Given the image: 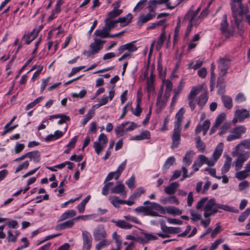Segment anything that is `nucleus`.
I'll use <instances>...</instances> for the list:
<instances>
[{
    "label": "nucleus",
    "mask_w": 250,
    "mask_h": 250,
    "mask_svg": "<svg viewBox=\"0 0 250 250\" xmlns=\"http://www.w3.org/2000/svg\"><path fill=\"white\" fill-rule=\"evenodd\" d=\"M230 64V60L228 59L221 58L218 61V68L220 71V77H224L227 72V70Z\"/></svg>",
    "instance_id": "nucleus-6"
},
{
    "label": "nucleus",
    "mask_w": 250,
    "mask_h": 250,
    "mask_svg": "<svg viewBox=\"0 0 250 250\" xmlns=\"http://www.w3.org/2000/svg\"><path fill=\"white\" fill-rule=\"evenodd\" d=\"M144 75V78H154L155 77L153 74L152 69H149L148 68L146 69Z\"/></svg>",
    "instance_id": "nucleus-64"
},
{
    "label": "nucleus",
    "mask_w": 250,
    "mask_h": 250,
    "mask_svg": "<svg viewBox=\"0 0 250 250\" xmlns=\"http://www.w3.org/2000/svg\"><path fill=\"white\" fill-rule=\"evenodd\" d=\"M250 157V153L246 152L239 154L235 160L233 162V166L235 167V170L238 171L240 169L243 165V164Z\"/></svg>",
    "instance_id": "nucleus-7"
},
{
    "label": "nucleus",
    "mask_w": 250,
    "mask_h": 250,
    "mask_svg": "<svg viewBox=\"0 0 250 250\" xmlns=\"http://www.w3.org/2000/svg\"><path fill=\"white\" fill-rule=\"evenodd\" d=\"M234 116L238 119V121L241 123L244 120L250 117V113L246 109H237L235 111Z\"/></svg>",
    "instance_id": "nucleus-12"
},
{
    "label": "nucleus",
    "mask_w": 250,
    "mask_h": 250,
    "mask_svg": "<svg viewBox=\"0 0 250 250\" xmlns=\"http://www.w3.org/2000/svg\"><path fill=\"white\" fill-rule=\"evenodd\" d=\"M132 18V15L129 13L125 17L119 18L116 20V21L117 23H120L121 27H124L129 24L131 21Z\"/></svg>",
    "instance_id": "nucleus-19"
},
{
    "label": "nucleus",
    "mask_w": 250,
    "mask_h": 250,
    "mask_svg": "<svg viewBox=\"0 0 250 250\" xmlns=\"http://www.w3.org/2000/svg\"><path fill=\"white\" fill-rule=\"evenodd\" d=\"M208 200V197H204L202 199H201V200H200L197 204V205H196V208L197 209H204V206L205 207V203H207V201Z\"/></svg>",
    "instance_id": "nucleus-55"
},
{
    "label": "nucleus",
    "mask_w": 250,
    "mask_h": 250,
    "mask_svg": "<svg viewBox=\"0 0 250 250\" xmlns=\"http://www.w3.org/2000/svg\"><path fill=\"white\" fill-rule=\"evenodd\" d=\"M142 234L144 235V236L146 237V240L147 241V243H148L149 241L155 240L158 239V237L156 235H153V234L151 233L143 232Z\"/></svg>",
    "instance_id": "nucleus-61"
},
{
    "label": "nucleus",
    "mask_w": 250,
    "mask_h": 250,
    "mask_svg": "<svg viewBox=\"0 0 250 250\" xmlns=\"http://www.w3.org/2000/svg\"><path fill=\"white\" fill-rule=\"evenodd\" d=\"M52 118H60V120H59L58 122V124L59 125L65 123L66 121H69L70 120V117L69 116L64 114H57L51 115L50 116L49 119H51Z\"/></svg>",
    "instance_id": "nucleus-27"
},
{
    "label": "nucleus",
    "mask_w": 250,
    "mask_h": 250,
    "mask_svg": "<svg viewBox=\"0 0 250 250\" xmlns=\"http://www.w3.org/2000/svg\"><path fill=\"white\" fill-rule=\"evenodd\" d=\"M105 42V41L95 38L94 42L90 44L89 50L87 51H84L83 54L86 55L88 57H93L94 55L98 53L103 48V44Z\"/></svg>",
    "instance_id": "nucleus-1"
},
{
    "label": "nucleus",
    "mask_w": 250,
    "mask_h": 250,
    "mask_svg": "<svg viewBox=\"0 0 250 250\" xmlns=\"http://www.w3.org/2000/svg\"><path fill=\"white\" fill-rule=\"evenodd\" d=\"M114 184L113 182H109L105 183L102 189V194L104 195H107L108 194V189L110 186H113Z\"/></svg>",
    "instance_id": "nucleus-62"
},
{
    "label": "nucleus",
    "mask_w": 250,
    "mask_h": 250,
    "mask_svg": "<svg viewBox=\"0 0 250 250\" xmlns=\"http://www.w3.org/2000/svg\"><path fill=\"white\" fill-rule=\"evenodd\" d=\"M156 0H151L148 2L147 8L149 10V12H155L154 10L156 9L157 6L156 4Z\"/></svg>",
    "instance_id": "nucleus-58"
},
{
    "label": "nucleus",
    "mask_w": 250,
    "mask_h": 250,
    "mask_svg": "<svg viewBox=\"0 0 250 250\" xmlns=\"http://www.w3.org/2000/svg\"><path fill=\"white\" fill-rule=\"evenodd\" d=\"M127 160L125 159L122 163H121L119 166L118 167L117 169L115 171L116 173V175L115 177L116 180H118L120 176L121 173L125 169L126 164Z\"/></svg>",
    "instance_id": "nucleus-39"
},
{
    "label": "nucleus",
    "mask_w": 250,
    "mask_h": 250,
    "mask_svg": "<svg viewBox=\"0 0 250 250\" xmlns=\"http://www.w3.org/2000/svg\"><path fill=\"white\" fill-rule=\"evenodd\" d=\"M232 15L233 20L238 28H240L241 21L238 19V11L237 8L234 4L231 5Z\"/></svg>",
    "instance_id": "nucleus-25"
},
{
    "label": "nucleus",
    "mask_w": 250,
    "mask_h": 250,
    "mask_svg": "<svg viewBox=\"0 0 250 250\" xmlns=\"http://www.w3.org/2000/svg\"><path fill=\"white\" fill-rule=\"evenodd\" d=\"M163 90L160 91L157 99L156 105L157 107V112L160 113L165 107L167 100L162 99Z\"/></svg>",
    "instance_id": "nucleus-13"
},
{
    "label": "nucleus",
    "mask_w": 250,
    "mask_h": 250,
    "mask_svg": "<svg viewBox=\"0 0 250 250\" xmlns=\"http://www.w3.org/2000/svg\"><path fill=\"white\" fill-rule=\"evenodd\" d=\"M246 131V127L244 126H239L234 128L231 131V133H233L238 139L241 138L242 135L245 133Z\"/></svg>",
    "instance_id": "nucleus-28"
},
{
    "label": "nucleus",
    "mask_w": 250,
    "mask_h": 250,
    "mask_svg": "<svg viewBox=\"0 0 250 250\" xmlns=\"http://www.w3.org/2000/svg\"><path fill=\"white\" fill-rule=\"evenodd\" d=\"M229 23L227 21V16L226 14L223 16L222 21L220 24V30L223 33H226L228 32Z\"/></svg>",
    "instance_id": "nucleus-33"
},
{
    "label": "nucleus",
    "mask_w": 250,
    "mask_h": 250,
    "mask_svg": "<svg viewBox=\"0 0 250 250\" xmlns=\"http://www.w3.org/2000/svg\"><path fill=\"white\" fill-rule=\"evenodd\" d=\"M144 192L145 189L143 188L140 187L138 188L131 195L132 198H133V199H137L139 198L141 194H143Z\"/></svg>",
    "instance_id": "nucleus-51"
},
{
    "label": "nucleus",
    "mask_w": 250,
    "mask_h": 250,
    "mask_svg": "<svg viewBox=\"0 0 250 250\" xmlns=\"http://www.w3.org/2000/svg\"><path fill=\"white\" fill-rule=\"evenodd\" d=\"M226 118V114L224 113H221L217 118L214 127H218L225 120Z\"/></svg>",
    "instance_id": "nucleus-52"
},
{
    "label": "nucleus",
    "mask_w": 250,
    "mask_h": 250,
    "mask_svg": "<svg viewBox=\"0 0 250 250\" xmlns=\"http://www.w3.org/2000/svg\"><path fill=\"white\" fill-rule=\"evenodd\" d=\"M74 224L73 220H68L63 223L58 224L56 227V229H63L66 228H70L73 226Z\"/></svg>",
    "instance_id": "nucleus-30"
},
{
    "label": "nucleus",
    "mask_w": 250,
    "mask_h": 250,
    "mask_svg": "<svg viewBox=\"0 0 250 250\" xmlns=\"http://www.w3.org/2000/svg\"><path fill=\"white\" fill-rule=\"evenodd\" d=\"M167 213L172 215H181L182 213V210L174 207H168L166 209Z\"/></svg>",
    "instance_id": "nucleus-42"
},
{
    "label": "nucleus",
    "mask_w": 250,
    "mask_h": 250,
    "mask_svg": "<svg viewBox=\"0 0 250 250\" xmlns=\"http://www.w3.org/2000/svg\"><path fill=\"white\" fill-rule=\"evenodd\" d=\"M179 185L178 183L173 182L169 184L168 186L165 188V192L168 195L174 194Z\"/></svg>",
    "instance_id": "nucleus-22"
},
{
    "label": "nucleus",
    "mask_w": 250,
    "mask_h": 250,
    "mask_svg": "<svg viewBox=\"0 0 250 250\" xmlns=\"http://www.w3.org/2000/svg\"><path fill=\"white\" fill-rule=\"evenodd\" d=\"M217 87L219 94H223L225 88L224 79H218L217 82Z\"/></svg>",
    "instance_id": "nucleus-45"
},
{
    "label": "nucleus",
    "mask_w": 250,
    "mask_h": 250,
    "mask_svg": "<svg viewBox=\"0 0 250 250\" xmlns=\"http://www.w3.org/2000/svg\"><path fill=\"white\" fill-rule=\"evenodd\" d=\"M193 155L194 152L192 150L186 152L183 158V162L184 163V166L183 167H185L186 168H187V167H188L191 164Z\"/></svg>",
    "instance_id": "nucleus-17"
},
{
    "label": "nucleus",
    "mask_w": 250,
    "mask_h": 250,
    "mask_svg": "<svg viewBox=\"0 0 250 250\" xmlns=\"http://www.w3.org/2000/svg\"><path fill=\"white\" fill-rule=\"evenodd\" d=\"M154 79H147L146 85H147V91L148 93V97L150 96L151 93L153 92L154 90Z\"/></svg>",
    "instance_id": "nucleus-41"
},
{
    "label": "nucleus",
    "mask_w": 250,
    "mask_h": 250,
    "mask_svg": "<svg viewBox=\"0 0 250 250\" xmlns=\"http://www.w3.org/2000/svg\"><path fill=\"white\" fill-rule=\"evenodd\" d=\"M221 100L226 108L228 109L232 108L233 106L232 99L230 96L222 95L221 97Z\"/></svg>",
    "instance_id": "nucleus-16"
},
{
    "label": "nucleus",
    "mask_w": 250,
    "mask_h": 250,
    "mask_svg": "<svg viewBox=\"0 0 250 250\" xmlns=\"http://www.w3.org/2000/svg\"><path fill=\"white\" fill-rule=\"evenodd\" d=\"M250 214V208H248L239 217L238 221L240 222H244Z\"/></svg>",
    "instance_id": "nucleus-54"
},
{
    "label": "nucleus",
    "mask_w": 250,
    "mask_h": 250,
    "mask_svg": "<svg viewBox=\"0 0 250 250\" xmlns=\"http://www.w3.org/2000/svg\"><path fill=\"white\" fill-rule=\"evenodd\" d=\"M83 250H90L92 245V237L87 230L82 231Z\"/></svg>",
    "instance_id": "nucleus-5"
},
{
    "label": "nucleus",
    "mask_w": 250,
    "mask_h": 250,
    "mask_svg": "<svg viewBox=\"0 0 250 250\" xmlns=\"http://www.w3.org/2000/svg\"><path fill=\"white\" fill-rule=\"evenodd\" d=\"M107 142L108 139L106 135L104 133H101L98 137V141H96L93 144V147L98 155L103 151Z\"/></svg>",
    "instance_id": "nucleus-3"
},
{
    "label": "nucleus",
    "mask_w": 250,
    "mask_h": 250,
    "mask_svg": "<svg viewBox=\"0 0 250 250\" xmlns=\"http://www.w3.org/2000/svg\"><path fill=\"white\" fill-rule=\"evenodd\" d=\"M125 187L124 184L119 183L117 184L114 187L111 189V192L112 193L122 194L124 195H126V192L125 190Z\"/></svg>",
    "instance_id": "nucleus-21"
},
{
    "label": "nucleus",
    "mask_w": 250,
    "mask_h": 250,
    "mask_svg": "<svg viewBox=\"0 0 250 250\" xmlns=\"http://www.w3.org/2000/svg\"><path fill=\"white\" fill-rule=\"evenodd\" d=\"M110 243L111 241L109 240L103 239L101 241L96 245V249L100 250L102 248L110 245Z\"/></svg>",
    "instance_id": "nucleus-47"
},
{
    "label": "nucleus",
    "mask_w": 250,
    "mask_h": 250,
    "mask_svg": "<svg viewBox=\"0 0 250 250\" xmlns=\"http://www.w3.org/2000/svg\"><path fill=\"white\" fill-rule=\"evenodd\" d=\"M27 155H28L27 157L32 159L35 163L39 162L40 161V154L37 150L28 152Z\"/></svg>",
    "instance_id": "nucleus-36"
},
{
    "label": "nucleus",
    "mask_w": 250,
    "mask_h": 250,
    "mask_svg": "<svg viewBox=\"0 0 250 250\" xmlns=\"http://www.w3.org/2000/svg\"><path fill=\"white\" fill-rule=\"evenodd\" d=\"M234 3H237L238 5V7L240 9V11L239 12V15L240 16H242L245 12L246 9L242 6L241 1L242 0H232Z\"/></svg>",
    "instance_id": "nucleus-60"
},
{
    "label": "nucleus",
    "mask_w": 250,
    "mask_h": 250,
    "mask_svg": "<svg viewBox=\"0 0 250 250\" xmlns=\"http://www.w3.org/2000/svg\"><path fill=\"white\" fill-rule=\"evenodd\" d=\"M156 14V12H149L146 15L141 14L138 18L137 25L139 27L142 26L143 24L155 18Z\"/></svg>",
    "instance_id": "nucleus-10"
},
{
    "label": "nucleus",
    "mask_w": 250,
    "mask_h": 250,
    "mask_svg": "<svg viewBox=\"0 0 250 250\" xmlns=\"http://www.w3.org/2000/svg\"><path fill=\"white\" fill-rule=\"evenodd\" d=\"M123 12V10L113 8V9L109 12L108 14V17L106 19H111L115 18L119 16Z\"/></svg>",
    "instance_id": "nucleus-43"
},
{
    "label": "nucleus",
    "mask_w": 250,
    "mask_h": 250,
    "mask_svg": "<svg viewBox=\"0 0 250 250\" xmlns=\"http://www.w3.org/2000/svg\"><path fill=\"white\" fill-rule=\"evenodd\" d=\"M196 146L198 150L201 152H203L206 149L205 143L201 140V138L198 136L195 138Z\"/></svg>",
    "instance_id": "nucleus-38"
},
{
    "label": "nucleus",
    "mask_w": 250,
    "mask_h": 250,
    "mask_svg": "<svg viewBox=\"0 0 250 250\" xmlns=\"http://www.w3.org/2000/svg\"><path fill=\"white\" fill-rule=\"evenodd\" d=\"M231 162L232 158L229 155H227L226 156V159L225 161L224 164L221 168L222 174H225L229 171L231 166Z\"/></svg>",
    "instance_id": "nucleus-24"
},
{
    "label": "nucleus",
    "mask_w": 250,
    "mask_h": 250,
    "mask_svg": "<svg viewBox=\"0 0 250 250\" xmlns=\"http://www.w3.org/2000/svg\"><path fill=\"white\" fill-rule=\"evenodd\" d=\"M172 140L171 148L172 149L177 148L181 141V129L174 128L172 132Z\"/></svg>",
    "instance_id": "nucleus-9"
},
{
    "label": "nucleus",
    "mask_w": 250,
    "mask_h": 250,
    "mask_svg": "<svg viewBox=\"0 0 250 250\" xmlns=\"http://www.w3.org/2000/svg\"><path fill=\"white\" fill-rule=\"evenodd\" d=\"M147 0H141L139 2L137 3L135 7L133 9V11H141L146 5Z\"/></svg>",
    "instance_id": "nucleus-53"
},
{
    "label": "nucleus",
    "mask_w": 250,
    "mask_h": 250,
    "mask_svg": "<svg viewBox=\"0 0 250 250\" xmlns=\"http://www.w3.org/2000/svg\"><path fill=\"white\" fill-rule=\"evenodd\" d=\"M248 176V172L246 171L245 169L236 172L235 176V177L239 180H242L246 178Z\"/></svg>",
    "instance_id": "nucleus-49"
},
{
    "label": "nucleus",
    "mask_w": 250,
    "mask_h": 250,
    "mask_svg": "<svg viewBox=\"0 0 250 250\" xmlns=\"http://www.w3.org/2000/svg\"><path fill=\"white\" fill-rule=\"evenodd\" d=\"M108 32L105 28L103 29H97L94 32V35L97 37L105 38H107Z\"/></svg>",
    "instance_id": "nucleus-46"
},
{
    "label": "nucleus",
    "mask_w": 250,
    "mask_h": 250,
    "mask_svg": "<svg viewBox=\"0 0 250 250\" xmlns=\"http://www.w3.org/2000/svg\"><path fill=\"white\" fill-rule=\"evenodd\" d=\"M206 159V156L205 155H199L198 157V160L195 161L192 165V168L194 169V171H198L199 170V168L205 164V162Z\"/></svg>",
    "instance_id": "nucleus-20"
},
{
    "label": "nucleus",
    "mask_w": 250,
    "mask_h": 250,
    "mask_svg": "<svg viewBox=\"0 0 250 250\" xmlns=\"http://www.w3.org/2000/svg\"><path fill=\"white\" fill-rule=\"evenodd\" d=\"M149 210L154 209L158 211H159L161 214H165L166 213V209L165 208L160 205V204L155 203L152 202L151 204V206H149Z\"/></svg>",
    "instance_id": "nucleus-32"
},
{
    "label": "nucleus",
    "mask_w": 250,
    "mask_h": 250,
    "mask_svg": "<svg viewBox=\"0 0 250 250\" xmlns=\"http://www.w3.org/2000/svg\"><path fill=\"white\" fill-rule=\"evenodd\" d=\"M214 198L208 200L206 204L204 210L205 212L204 213V216L206 218H209L208 217L218 212H220L219 210H217L216 208H214L213 206L214 205Z\"/></svg>",
    "instance_id": "nucleus-4"
},
{
    "label": "nucleus",
    "mask_w": 250,
    "mask_h": 250,
    "mask_svg": "<svg viewBox=\"0 0 250 250\" xmlns=\"http://www.w3.org/2000/svg\"><path fill=\"white\" fill-rule=\"evenodd\" d=\"M214 205L213 206L214 208H216L217 210H218L219 209H221L224 210L229 211V212H237L238 210L235 209L234 208L231 207L229 206L226 205H223V204H217L216 203V201L215 199H214Z\"/></svg>",
    "instance_id": "nucleus-18"
},
{
    "label": "nucleus",
    "mask_w": 250,
    "mask_h": 250,
    "mask_svg": "<svg viewBox=\"0 0 250 250\" xmlns=\"http://www.w3.org/2000/svg\"><path fill=\"white\" fill-rule=\"evenodd\" d=\"M105 27L106 30L109 32L111 29L114 28L116 26V23H117L116 20L111 21L108 19H105L104 20Z\"/></svg>",
    "instance_id": "nucleus-37"
},
{
    "label": "nucleus",
    "mask_w": 250,
    "mask_h": 250,
    "mask_svg": "<svg viewBox=\"0 0 250 250\" xmlns=\"http://www.w3.org/2000/svg\"><path fill=\"white\" fill-rule=\"evenodd\" d=\"M150 137V132L147 130L143 131L139 135L132 137V140L140 141L145 139H148Z\"/></svg>",
    "instance_id": "nucleus-26"
},
{
    "label": "nucleus",
    "mask_w": 250,
    "mask_h": 250,
    "mask_svg": "<svg viewBox=\"0 0 250 250\" xmlns=\"http://www.w3.org/2000/svg\"><path fill=\"white\" fill-rule=\"evenodd\" d=\"M243 146L244 148L250 149V139H245L241 141L235 147L236 151H238L240 147Z\"/></svg>",
    "instance_id": "nucleus-34"
},
{
    "label": "nucleus",
    "mask_w": 250,
    "mask_h": 250,
    "mask_svg": "<svg viewBox=\"0 0 250 250\" xmlns=\"http://www.w3.org/2000/svg\"><path fill=\"white\" fill-rule=\"evenodd\" d=\"M223 150V145L222 143H220L215 148L212 155V157L216 161L221 156Z\"/></svg>",
    "instance_id": "nucleus-23"
},
{
    "label": "nucleus",
    "mask_w": 250,
    "mask_h": 250,
    "mask_svg": "<svg viewBox=\"0 0 250 250\" xmlns=\"http://www.w3.org/2000/svg\"><path fill=\"white\" fill-rule=\"evenodd\" d=\"M203 89H205L204 85L203 84H199L192 87L188 95V99H194L195 96Z\"/></svg>",
    "instance_id": "nucleus-15"
},
{
    "label": "nucleus",
    "mask_w": 250,
    "mask_h": 250,
    "mask_svg": "<svg viewBox=\"0 0 250 250\" xmlns=\"http://www.w3.org/2000/svg\"><path fill=\"white\" fill-rule=\"evenodd\" d=\"M136 41L121 45L118 49L119 55L121 54L125 50H128V52H133L137 50V47L134 45Z\"/></svg>",
    "instance_id": "nucleus-11"
},
{
    "label": "nucleus",
    "mask_w": 250,
    "mask_h": 250,
    "mask_svg": "<svg viewBox=\"0 0 250 250\" xmlns=\"http://www.w3.org/2000/svg\"><path fill=\"white\" fill-rule=\"evenodd\" d=\"M190 214L191 216V220L193 221H197L201 219L202 216L200 214L191 210Z\"/></svg>",
    "instance_id": "nucleus-59"
},
{
    "label": "nucleus",
    "mask_w": 250,
    "mask_h": 250,
    "mask_svg": "<svg viewBox=\"0 0 250 250\" xmlns=\"http://www.w3.org/2000/svg\"><path fill=\"white\" fill-rule=\"evenodd\" d=\"M175 162V159L174 157L171 156L168 157L164 165L163 166V170L165 172L169 168V167L173 165Z\"/></svg>",
    "instance_id": "nucleus-35"
},
{
    "label": "nucleus",
    "mask_w": 250,
    "mask_h": 250,
    "mask_svg": "<svg viewBox=\"0 0 250 250\" xmlns=\"http://www.w3.org/2000/svg\"><path fill=\"white\" fill-rule=\"evenodd\" d=\"M203 64V61L201 60H197L195 64L193 62H190L188 64V68H193L197 69L200 68Z\"/></svg>",
    "instance_id": "nucleus-56"
},
{
    "label": "nucleus",
    "mask_w": 250,
    "mask_h": 250,
    "mask_svg": "<svg viewBox=\"0 0 250 250\" xmlns=\"http://www.w3.org/2000/svg\"><path fill=\"white\" fill-rule=\"evenodd\" d=\"M166 21H167L166 19H163V20H160L158 21H157L156 22L152 23H151L150 26L148 27L147 29H152L155 28L156 27H157L158 26H162L165 23Z\"/></svg>",
    "instance_id": "nucleus-57"
},
{
    "label": "nucleus",
    "mask_w": 250,
    "mask_h": 250,
    "mask_svg": "<svg viewBox=\"0 0 250 250\" xmlns=\"http://www.w3.org/2000/svg\"><path fill=\"white\" fill-rule=\"evenodd\" d=\"M7 239L9 242L15 243L17 241V236L14 235L11 231H8Z\"/></svg>",
    "instance_id": "nucleus-63"
},
{
    "label": "nucleus",
    "mask_w": 250,
    "mask_h": 250,
    "mask_svg": "<svg viewBox=\"0 0 250 250\" xmlns=\"http://www.w3.org/2000/svg\"><path fill=\"white\" fill-rule=\"evenodd\" d=\"M76 211L73 209L68 210L64 212L61 216L60 220H64L75 216Z\"/></svg>",
    "instance_id": "nucleus-40"
},
{
    "label": "nucleus",
    "mask_w": 250,
    "mask_h": 250,
    "mask_svg": "<svg viewBox=\"0 0 250 250\" xmlns=\"http://www.w3.org/2000/svg\"><path fill=\"white\" fill-rule=\"evenodd\" d=\"M164 86H166V90L171 91L172 89V83L169 79H163L162 85L160 90L162 89L163 90Z\"/></svg>",
    "instance_id": "nucleus-44"
},
{
    "label": "nucleus",
    "mask_w": 250,
    "mask_h": 250,
    "mask_svg": "<svg viewBox=\"0 0 250 250\" xmlns=\"http://www.w3.org/2000/svg\"><path fill=\"white\" fill-rule=\"evenodd\" d=\"M93 236L96 241L101 240L106 237V233L102 225H98L93 231Z\"/></svg>",
    "instance_id": "nucleus-8"
},
{
    "label": "nucleus",
    "mask_w": 250,
    "mask_h": 250,
    "mask_svg": "<svg viewBox=\"0 0 250 250\" xmlns=\"http://www.w3.org/2000/svg\"><path fill=\"white\" fill-rule=\"evenodd\" d=\"M111 204L115 208H119L121 204H124V200H121L118 196H115L113 199L111 201Z\"/></svg>",
    "instance_id": "nucleus-50"
},
{
    "label": "nucleus",
    "mask_w": 250,
    "mask_h": 250,
    "mask_svg": "<svg viewBox=\"0 0 250 250\" xmlns=\"http://www.w3.org/2000/svg\"><path fill=\"white\" fill-rule=\"evenodd\" d=\"M138 126L134 122H126L118 126L115 131L117 136H123L126 132L132 131Z\"/></svg>",
    "instance_id": "nucleus-2"
},
{
    "label": "nucleus",
    "mask_w": 250,
    "mask_h": 250,
    "mask_svg": "<svg viewBox=\"0 0 250 250\" xmlns=\"http://www.w3.org/2000/svg\"><path fill=\"white\" fill-rule=\"evenodd\" d=\"M185 110L183 108H181L179 111L176 113L175 116V121L174 123V128L177 129H181L180 126L181 123L183 119V114Z\"/></svg>",
    "instance_id": "nucleus-14"
},
{
    "label": "nucleus",
    "mask_w": 250,
    "mask_h": 250,
    "mask_svg": "<svg viewBox=\"0 0 250 250\" xmlns=\"http://www.w3.org/2000/svg\"><path fill=\"white\" fill-rule=\"evenodd\" d=\"M116 226L124 229H130L132 227V225L123 220L112 221Z\"/></svg>",
    "instance_id": "nucleus-31"
},
{
    "label": "nucleus",
    "mask_w": 250,
    "mask_h": 250,
    "mask_svg": "<svg viewBox=\"0 0 250 250\" xmlns=\"http://www.w3.org/2000/svg\"><path fill=\"white\" fill-rule=\"evenodd\" d=\"M208 100V92L205 91L198 98V104L202 108Z\"/></svg>",
    "instance_id": "nucleus-29"
},
{
    "label": "nucleus",
    "mask_w": 250,
    "mask_h": 250,
    "mask_svg": "<svg viewBox=\"0 0 250 250\" xmlns=\"http://www.w3.org/2000/svg\"><path fill=\"white\" fill-rule=\"evenodd\" d=\"M160 224L161 225V229L163 231V232L165 233L170 234L171 227H167L166 225L165 221L163 220H161L160 221Z\"/></svg>",
    "instance_id": "nucleus-48"
}]
</instances>
